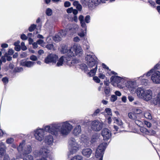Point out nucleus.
<instances>
[{"label":"nucleus","mask_w":160,"mask_h":160,"mask_svg":"<svg viewBox=\"0 0 160 160\" xmlns=\"http://www.w3.org/2000/svg\"><path fill=\"white\" fill-rule=\"evenodd\" d=\"M142 76H141L138 78L141 80L142 84L146 86L148 84V80L146 79L142 78Z\"/></svg>","instance_id":"obj_26"},{"label":"nucleus","mask_w":160,"mask_h":160,"mask_svg":"<svg viewBox=\"0 0 160 160\" xmlns=\"http://www.w3.org/2000/svg\"><path fill=\"white\" fill-rule=\"evenodd\" d=\"M70 122H72V121H67L52 123L45 126L44 129L46 132L56 137L66 136L70 133L73 128Z\"/></svg>","instance_id":"obj_1"},{"label":"nucleus","mask_w":160,"mask_h":160,"mask_svg":"<svg viewBox=\"0 0 160 160\" xmlns=\"http://www.w3.org/2000/svg\"><path fill=\"white\" fill-rule=\"evenodd\" d=\"M90 16L89 15H87L85 18V21L86 23H89L90 22Z\"/></svg>","instance_id":"obj_46"},{"label":"nucleus","mask_w":160,"mask_h":160,"mask_svg":"<svg viewBox=\"0 0 160 160\" xmlns=\"http://www.w3.org/2000/svg\"><path fill=\"white\" fill-rule=\"evenodd\" d=\"M77 8L79 11H81L82 9V6L80 4H79L78 5L76 6Z\"/></svg>","instance_id":"obj_64"},{"label":"nucleus","mask_w":160,"mask_h":160,"mask_svg":"<svg viewBox=\"0 0 160 160\" xmlns=\"http://www.w3.org/2000/svg\"><path fill=\"white\" fill-rule=\"evenodd\" d=\"M64 6L66 7H68L70 6L71 3L68 1H66L64 2Z\"/></svg>","instance_id":"obj_56"},{"label":"nucleus","mask_w":160,"mask_h":160,"mask_svg":"<svg viewBox=\"0 0 160 160\" xmlns=\"http://www.w3.org/2000/svg\"><path fill=\"white\" fill-rule=\"evenodd\" d=\"M128 116L129 118L132 120H135L137 118V116L134 113L129 112L128 113Z\"/></svg>","instance_id":"obj_28"},{"label":"nucleus","mask_w":160,"mask_h":160,"mask_svg":"<svg viewBox=\"0 0 160 160\" xmlns=\"http://www.w3.org/2000/svg\"><path fill=\"white\" fill-rule=\"evenodd\" d=\"M80 2L83 6L87 5L88 6V0H80Z\"/></svg>","instance_id":"obj_40"},{"label":"nucleus","mask_w":160,"mask_h":160,"mask_svg":"<svg viewBox=\"0 0 160 160\" xmlns=\"http://www.w3.org/2000/svg\"><path fill=\"white\" fill-rule=\"evenodd\" d=\"M98 136L96 134H95L93 135L91 139V143H93L96 141L98 139Z\"/></svg>","instance_id":"obj_32"},{"label":"nucleus","mask_w":160,"mask_h":160,"mask_svg":"<svg viewBox=\"0 0 160 160\" xmlns=\"http://www.w3.org/2000/svg\"><path fill=\"white\" fill-rule=\"evenodd\" d=\"M117 99V97L115 95H112L110 98V100L112 102H114L116 101Z\"/></svg>","instance_id":"obj_42"},{"label":"nucleus","mask_w":160,"mask_h":160,"mask_svg":"<svg viewBox=\"0 0 160 160\" xmlns=\"http://www.w3.org/2000/svg\"><path fill=\"white\" fill-rule=\"evenodd\" d=\"M57 61L58 62L56 66L58 67L62 66L64 63H66L68 65L71 66L72 63V59H70V58L64 56L61 57L59 59L58 58Z\"/></svg>","instance_id":"obj_8"},{"label":"nucleus","mask_w":160,"mask_h":160,"mask_svg":"<svg viewBox=\"0 0 160 160\" xmlns=\"http://www.w3.org/2000/svg\"><path fill=\"white\" fill-rule=\"evenodd\" d=\"M144 124L147 126L148 127L150 128L151 126V124L149 122L147 121H144Z\"/></svg>","instance_id":"obj_55"},{"label":"nucleus","mask_w":160,"mask_h":160,"mask_svg":"<svg viewBox=\"0 0 160 160\" xmlns=\"http://www.w3.org/2000/svg\"><path fill=\"white\" fill-rule=\"evenodd\" d=\"M102 135L105 140L109 139L111 136V132L107 128H104L102 132Z\"/></svg>","instance_id":"obj_15"},{"label":"nucleus","mask_w":160,"mask_h":160,"mask_svg":"<svg viewBox=\"0 0 160 160\" xmlns=\"http://www.w3.org/2000/svg\"><path fill=\"white\" fill-rule=\"evenodd\" d=\"M136 92L138 98L147 102L150 100L152 98L153 92L150 89L139 87L136 89Z\"/></svg>","instance_id":"obj_2"},{"label":"nucleus","mask_w":160,"mask_h":160,"mask_svg":"<svg viewBox=\"0 0 160 160\" xmlns=\"http://www.w3.org/2000/svg\"><path fill=\"white\" fill-rule=\"evenodd\" d=\"M70 160H83V158L81 155H77L73 157Z\"/></svg>","instance_id":"obj_29"},{"label":"nucleus","mask_w":160,"mask_h":160,"mask_svg":"<svg viewBox=\"0 0 160 160\" xmlns=\"http://www.w3.org/2000/svg\"><path fill=\"white\" fill-rule=\"evenodd\" d=\"M99 112H100L99 109H97L94 112L93 114L92 115V116H97V114L99 113Z\"/></svg>","instance_id":"obj_54"},{"label":"nucleus","mask_w":160,"mask_h":160,"mask_svg":"<svg viewBox=\"0 0 160 160\" xmlns=\"http://www.w3.org/2000/svg\"><path fill=\"white\" fill-rule=\"evenodd\" d=\"M128 85L127 87L130 90L132 91L133 90L134 86L133 84V82H128Z\"/></svg>","instance_id":"obj_31"},{"label":"nucleus","mask_w":160,"mask_h":160,"mask_svg":"<svg viewBox=\"0 0 160 160\" xmlns=\"http://www.w3.org/2000/svg\"><path fill=\"white\" fill-rule=\"evenodd\" d=\"M14 49L17 51H19L21 49L20 46V45H18L15 46Z\"/></svg>","instance_id":"obj_61"},{"label":"nucleus","mask_w":160,"mask_h":160,"mask_svg":"<svg viewBox=\"0 0 160 160\" xmlns=\"http://www.w3.org/2000/svg\"><path fill=\"white\" fill-rule=\"evenodd\" d=\"M135 123L138 126L140 127H142L143 126L142 122L139 120H135Z\"/></svg>","instance_id":"obj_35"},{"label":"nucleus","mask_w":160,"mask_h":160,"mask_svg":"<svg viewBox=\"0 0 160 160\" xmlns=\"http://www.w3.org/2000/svg\"><path fill=\"white\" fill-rule=\"evenodd\" d=\"M159 65V64H157L153 68L148 71L146 74L148 77L151 75V79L155 84L160 83V72L156 70Z\"/></svg>","instance_id":"obj_3"},{"label":"nucleus","mask_w":160,"mask_h":160,"mask_svg":"<svg viewBox=\"0 0 160 160\" xmlns=\"http://www.w3.org/2000/svg\"><path fill=\"white\" fill-rule=\"evenodd\" d=\"M30 58L31 60L33 61H36L38 59L37 57L34 55H31L30 56Z\"/></svg>","instance_id":"obj_49"},{"label":"nucleus","mask_w":160,"mask_h":160,"mask_svg":"<svg viewBox=\"0 0 160 160\" xmlns=\"http://www.w3.org/2000/svg\"><path fill=\"white\" fill-rule=\"evenodd\" d=\"M45 142L49 145H51L52 144L53 142V136L51 135L47 136L46 137Z\"/></svg>","instance_id":"obj_21"},{"label":"nucleus","mask_w":160,"mask_h":160,"mask_svg":"<svg viewBox=\"0 0 160 160\" xmlns=\"http://www.w3.org/2000/svg\"><path fill=\"white\" fill-rule=\"evenodd\" d=\"M66 34L67 32L65 31L62 30L54 37L53 40L56 42H59L61 41L62 38Z\"/></svg>","instance_id":"obj_16"},{"label":"nucleus","mask_w":160,"mask_h":160,"mask_svg":"<svg viewBox=\"0 0 160 160\" xmlns=\"http://www.w3.org/2000/svg\"><path fill=\"white\" fill-rule=\"evenodd\" d=\"M37 42L38 44L44 47V45H43V44L44 43V41L43 40L39 39L37 41Z\"/></svg>","instance_id":"obj_50"},{"label":"nucleus","mask_w":160,"mask_h":160,"mask_svg":"<svg viewBox=\"0 0 160 160\" xmlns=\"http://www.w3.org/2000/svg\"><path fill=\"white\" fill-rule=\"evenodd\" d=\"M102 113H103L105 116H106V114H107V115L109 116L112 115L111 109L109 108H106L105 109L104 112H102Z\"/></svg>","instance_id":"obj_25"},{"label":"nucleus","mask_w":160,"mask_h":160,"mask_svg":"<svg viewBox=\"0 0 160 160\" xmlns=\"http://www.w3.org/2000/svg\"><path fill=\"white\" fill-rule=\"evenodd\" d=\"M44 131L43 129H39L35 131V137L36 139L39 141H42L44 139Z\"/></svg>","instance_id":"obj_14"},{"label":"nucleus","mask_w":160,"mask_h":160,"mask_svg":"<svg viewBox=\"0 0 160 160\" xmlns=\"http://www.w3.org/2000/svg\"><path fill=\"white\" fill-rule=\"evenodd\" d=\"M80 148V146L74 138H70L69 141V150L71 154L76 153Z\"/></svg>","instance_id":"obj_4"},{"label":"nucleus","mask_w":160,"mask_h":160,"mask_svg":"<svg viewBox=\"0 0 160 160\" xmlns=\"http://www.w3.org/2000/svg\"><path fill=\"white\" fill-rule=\"evenodd\" d=\"M1 46L2 48H5L8 47V45L6 43H3L1 45Z\"/></svg>","instance_id":"obj_63"},{"label":"nucleus","mask_w":160,"mask_h":160,"mask_svg":"<svg viewBox=\"0 0 160 160\" xmlns=\"http://www.w3.org/2000/svg\"><path fill=\"white\" fill-rule=\"evenodd\" d=\"M49 148V147H42L40 149L39 152H34V155L36 157L42 156L47 158L50 151Z\"/></svg>","instance_id":"obj_9"},{"label":"nucleus","mask_w":160,"mask_h":160,"mask_svg":"<svg viewBox=\"0 0 160 160\" xmlns=\"http://www.w3.org/2000/svg\"><path fill=\"white\" fill-rule=\"evenodd\" d=\"M144 115V117L147 119L151 120L152 118L150 111H145Z\"/></svg>","instance_id":"obj_24"},{"label":"nucleus","mask_w":160,"mask_h":160,"mask_svg":"<svg viewBox=\"0 0 160 160\" xmlns=\"http://www.w3.org/2000/svg\"><path fill=\"white\" fill-rule=\"evenodd\" d=\"M8 53L7 55V60L8 61H10V56H9L10 55V49H9L8 50Z\"/></svg>","instance_id":"obj_52"},{"label":"nucleus","mask_w":160,"mask_h":160,"mask_svg":"<svg viewBox=\"0 0 160 160\" xmlns=\"http://www.w3.org/2000/svg\"><path fill=\"white\" fill-rule=\"evenodd\" d=\"M81 132V127L80 125H77L73 130V133L75 136L79 135Z\"/></svg>","instance_id":"obj_22"},{"label":"nucleus","mask_w":160,"mask_h":160,"mask_svg":"<svg viewBox=\"0 0 160 160\" xmlns=\"http://www.w3.org/2000/svg\"><path fill=\"white\" fill-rule=\"evenodd\" d=\"M107 143L104 142L100 144L97 149L95 156L97 158H99L98 160H102L103 155Z\"/></svg>","instance_id":"obj_6"},{"label":"nucleus","mask_w":160,"mask_h":160,"mask_svg":"<svg viewBox=\"0 0 160 160\" xmlns=\"http://www.w3.org/2000/svg\"><path fill=\"white\" fill-rule=\"evenodd\" d=\"M52 10L50 8H47L46 10V13L48 16H51L52 14Z\"/></svg>","instance_id":"obj_34"},{"label":"nucleus","mask_w":160,"mask_h":160,"mask_svg":"<svg viewBox=\"0 0 160 160\" xmlns=\"http://www.w3.org/2000/svg\"><path fill=\"white\" fill-rule=\"evenodd\" d=\"M97 66L95 68L91 70L90 71L88 72V75L90 76H93L96 73V72L97 70Z\"/></svg>","instance_id":"obj_30"},{"label":"nucleus","mask_w":160,"mask_h":160,"mask_svg":"<svg viewBox=\"0 0 160 160\" xmlns=\"http://www.w3.org/2000/svg\"><path fill=\"white\" fill-rule=\"evenodd\" d=\"M72 52L74 54V57L75 55L80 56L82 54V50L80 46L78 45H74L72 47Z\"/></svg>","instance_id":"obj_13"},{"label":"nucleus","mask_w":160,"mask_h":160,"mask_svg":"<svg viewBox=\"0 0 160 160\" xmlns=\"http://www.w3.org/2000/svg\"><path fill=\"white\" fill-rule=\"evenodd\" d=\"M148 131L149 133L148 134L150 135H154L155 134V132L153 130H150Z\"/></svg>","instance_id":"obj_60"},{"label":"nucleus","mask_w":160,"mask_h":160,"mask_svg":"<svg viewBox=\"0 0 160 160\" xmlns=\"http://www.w3.org/2000/svg\"><path fill=\"white\" fill-rule=\"evenodd\" d=\"M7 55V53L6 52L4 54V55L3 56H2L1 58V60L2 61V62H6V59Z\"/></svg>","instance_id":"obj_45"},{"label":"nucleus","mask_w":160,"mask_h":160,"mask_svg":"<svg viewBox=\"0 0 160 160\" xmlns=\"http://www.w3.org/2000/svg\"><path fill=\"white\" fill-rule=\"evenodd\" d=\"M20 47L22 50L23 51H25L27 49V47L25 45L24 43L23 42L21 43Z\"/></svg>","instance_id":"obj_41"},{"label":"nucleus","mask_w":160,"mask_h":160,"mask_svg":"<svg viewBox=\"0 0 160 160\" xmlns=\"http://www.w3.org/2000/svg\"><path fill=\"white\" fill-rule=\"evenodd\" d=\"M36 25L35 24L32 25L29 28V30L30 32H32L36 28Z\"/></svg>","instance_id":"obj_47"},{"label":"nucleus","mask_w":160,"mask_h":160,"mask_svg":"<svg viewBox=\"0 0 160 160\" xmlns=\"http://www.w3.org/2000/svg\"><path fill=\"white\" fill-rule=\"evenodd\" d=\"M2 81L4 84H6L8 83V78L7 77H5L2 79Z\"/></svg>","instance_id":"obj_48"},{"label":"nucleus","mask_w":160,"mask_h":160,"mask_svg":"<svg viewBox=\"0 0 160 160\" xmlns=\"http://www.w3.org/2000/svg\"><path fill=\"white\" fill-rule=\"evenodd\" d=\"M18 149L19 152H22L23 155L30 153L32 151V148L30 145H25V141H23L19 144Z\"/></svg>","instance_id":"obj_7"},{"label":"nucleus","mask_w":160,"mask_h":160,"mask_svg":"<svg viewBox=\"0 0 160 160\" xmlns=\"http://www.w3.org/2000/svg\"><path fill=\"white\" fill-rule=\"evenodd\" d=\"M142 112V110L139 108H136L134 110V113L137 116V114H140Z\"/></svg>","instance_id":"obj_44"},{"label":"nucleus","mask_w":160,"mask_h":160,"mask_svg":"<svg viewBox=\"0 0 160 160\" xmlns=\"http://www.w3.org/2000/svg\"><path fill=\"white\" fill-rule=\"evenodd\" d=\"M35 62L31 61H27L22 62L21 64L22 65L26 66L27 67L30 68L32 67L35 64Z\"/></svg>","instance_id":"obj_19"},{"label":"nucleus","mask_w":160,"mask_h":160,"mask_svg":"<svg viewBox=\"0 0 160 160\" xmlns=\"http://www.w3.org/2000/svg\"><path fill=\"white\" fill-rule=\"evenodd\" d=\"M46 47L49 50H55L54 45L52 43L48 44L46 46Z\"/></svg>","instance_id":"obj_36"},{"label":"nucleus","mask_w":160,"mask_h":160,"mask_svg":"<svg viewBox=\"0 0 160 160\" xmlns=\"http://www.w3.org/2000/svg\"><path fill=\"white\" fill-rule=\"evenodd\" d=\"M61 52L63 53H67V55L65 56L68 58H70L72 59V58L74 57V54L72 52V47H68L67 46L63 45L62 46Z\"/></svg>","instance_id":"obj_11"},{"label":"nucleus","mask_w":160,"mask_h":160,"mask_svg":"<svg viewBox=\"0 0 160 160\" xmlns=\"http://www.w3.org/2000/svg\"><path fill=\"white\" fill-rule=\"evenodd\" d=\"M123 79L117 76H113L111 78V82L113 86H116L122 81Z\"/></svg>","instance_id":"obj_17"},{"label":"nucleus","mask_w":160,"mask_h":160,"mask_svg":"<svg viewBox=\"0 0 160 160\" xmlns=\"http://www.w3.org/2000/svg\"><path fill=\"white\" fill-rule=\"evenodd\" d=\"M5 152V149L3 148H0V157H2Z\"/></svg>","instance_id":"obj_38"},{"label":"nucleus","mask_w":160,"mask_h":160,"mask_svg":"<svg viewBox=\"0 0 160 160\" xmlns=\"http://www.w3.org/2000/svg\"><path fill=\"white\" fill-rule=\"evenodd\" d=\"M99 3V0H89L88 6L89 7H93L98 5Z\"/></svg>","instance_id":"obj_20"},{"label":"nucleus","mask_w":160,"mask_h":160,"mask_svg":"<svg viewBox=\"0 0 160 160\" xmlns=\"http://www.w3.org/2000/svg\"><path fill=\"white\" fill-rule=\"evenodd\" d=\"M93 79L95 82L97 83L100 82V79L97 76L93 77Z\"/></svg>","instance_id":"obj_53"},{"label":"nucleus","mask_w":160,"mask_h":160,"mask_svg":"<svg viewBox=\"0 0 160 160\" xmlns=\"http://www.w3.org/2000/svg\"><path fill=\"white\" fill-rule=\"evenodd\" d=\"M58 58V57L56 55L52 53L50 54L45 58V62L47 64L56 63Z\"/></svg>","instance_id":"obj_12"},{"label":"nucleus","mask_w":160,"mask_h":160,"mask_svg":"<svg viewBox=\"0 0 160 160\" xmlns=\"http://www.w3.org/2000/svg\"><path fill=\"white\" fill-rule=\"evenodd\" d=\"M153 101L155 102L157 104H158L160 105V92L154 98Z\"/></svg>","instance_id":"obj_27"},{"label":"nucleus","mask_w":160,"mask_h":160,"mask_svg":"<svg viewBox=\"0 0 160 160\" xmlns=\"http://www.w3.org/2000/svg\"><path fill=\"white\" fill-rule=\"evenodd\" d=\"M115 95L116 96H118V97H120L121 95V93L118 91H117L115 92Z\"/></svg>","instance_id":"obj_62"},{"label":"nucleus","mask_w":160,"mask_h":160,"mask_svg":"<svg viewBox=\"0 0 160 160\" xmlns=\"http://www.w3.org/2000/svg\"><path fill=\"white\" fill-rule=\"evenodd\" d=\"M73 9L72 7L68 8L67 10V12L68 13H71L72 12Z\"/></svg>","instance_id":"obj_57"},{"label":"nucleus","mask_w":160,"mask_h":160,"mask_svg":"<svg viewBox=\"0 0 160 160\" xmlns=\"http://www.w3.org/2000/svg\"><path fill=\"white\" fill-rule=\"evenodd\" d=\"M24 160H34V159L32 156L27 155L25 157Z\"/></svg>","instance_id":"obj_39"},{"label":"nucleus","mask_w":160,"mask_h":160,"mask_svg":"<svg viewBox=\"0 0 160 160\" xmlns=\"http://www.w3.org/2000/svg\"><path fill=\"white\" fill-rule=\"evenodd\" d=\"M84 17L82 15H80L79 17V20L80 22V23L82 27L83 28L85 29V31H86V24L85 22V21L84 20Z\"/></svg>","instance_id":"obj_23"},{"label":"nucleus","mask_w":160,"mask_h":160,"mask_svg":"<svg viewBox=\"0 0 160 160\" xmlns=\"http://www.w3.org/2000/svg\"><path fill=\"white\" fill-rule=\"evenodd\" d=\"M27 56V52H24L21 54V57L22 58H25Z\"/></svg>","instance_id":"obj_59"},{"label":"nucleus","mask_w":160,"mask_h":160,"mask_svg":"<svg viewBox=\"0 0 160 160\" xmlns=\"http://www.w3.org/2000/svg\"><path fill=\"white\" fill-rule=\"evenodd\" d=\"M92 151L91 149L89 148H85L82 150V153L84 156L88 158L90 157L92 153Z\"/></svg>","instance_id":"obj_18"},{"label":"nucleus","mask_w":160,"mask_h":160,"mask_svg":"<svg viewBox=\"0 0 160 160\" xmlns=\"http://www.w3.org/2000/svg\"><path fill=\"white\" fill-rule=\"evenodd\" d=\"M21 38L23 40H26L27 39V37L24 34L22 35L21 36Z\"/></svg>","instance_id":"obj_58"},{"label":"nucleus","mask_w":160,"mask_h":160,"mask_svg":"<svg viewBox=\"0 0 160 160\" xmlns=\"http://www.w3.org/2000/svg\"><path fill=\"white\" fill-rule=\"evenodd\" d=\"M103 122L98 120H95L91 122L90 125L92 130L95 131H99L102 128Z\"/></svg>","instance_id":"obj_10"},{"label":"nucleus","mask_w":160,"mask_h":160,"mask_svg":"<svg viewBox=\"0 0 160 160\" xmlns=\"http://www.w3.org/2000/svg\"><path fill=\"white\" fill-rule=\"evenodd\" d=\"M87 53L85 57L86 63L89 67L92 68L97 64V58L92 53L90 54L88 52Z\"/></svg>","instance_id":"obj_5"},{"label":"nucleus","mask_w":160,"mask_h":160,"mask_svg":"<svg viewBox=\"0 0 160 160\" xmlns=\"http://www.w3.org/2000/svg\"><path fill=\"white\" fill-rule=\"evenodd\" d=\"M98 77L102 79H106V77L105 76L104 74L101 73H100L99 74Z\"/></svg>","instance_id":"obj_51"},{"label":"nucleus","mask_w":160,"mask_h":160,"mask_svg":"<svg viewBox=\"0 0 160 160\" xmlns=\"http://www.w3.org/2000/svg\"><path fill=\"white\" fill-rule=\"evenodd\" d=\"M140 129L142 132L145 134H148L149 133V131L147 129L145 128H143L142 127H141Z\"/></svg>","instance_id":"obj_37"},{"label":"nucleus","mask_w":160,"mask_h":160,"mask_svg":"<svg viewBox=\"0 0 160 160\" xmlns=\"http://www.w3.org/2000/svg\"><path fill=\"white\" fill-rule=\"evenodd\" d=\"M113 119H115V122L118 125L121 126L123 124V122L121 120L116 118H114Z\"/></svg>","instance_id":"obj_33"},{"label":"nucleus","mask_w":160,"mask_h":160,"mask_svg":"<svg viewBox=\"0 0 160 160\" xmlns=\"http://www.w3.org/2000/svg\"><path fill=\"white\" fill-rule=\"evenodd\" d=\"M110 88L109 87H105L104 89V92L106 94L108 95L110 92Z\"/></svg>","instance_id":"obj_43"}]
</instances>
